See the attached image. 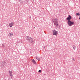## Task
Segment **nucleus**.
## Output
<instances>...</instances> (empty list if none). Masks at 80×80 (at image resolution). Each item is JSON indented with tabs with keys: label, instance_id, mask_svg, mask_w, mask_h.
I'll use <instances>...</instances> for the list:
<instances>
[{
	"label": "nucleus",
	"instance_id": "nucleus-1",
	"mask_svg": "<svg viewBox=\"0 0 80 80\" xmlns=\"http://www.w3.org/2000/svg\"><path fill=\"white\" fill-rule=\"evenodd\" d=\"M26 39L27 40H28V42H30V43H33V44L34 43V42H34V41H33V39L31 37L28 36H26Z\"/></svg>",
	"mask_w": 80,
	"mask_h": 80
},
{
	"label": "nucleus",
	"instance_id": "nucleus-2",
	"mask_svg": "<svg viewBox=\"0 0 80 80\" xmlns=\"http://www.w3.org/2000/svg\"><path fill=\"white\" fill-rule=\"evenodd\" d=\"M52 21L54 23V25L56 26H58V19L57 18H54L52 19Z\"/></svg>",
	"mask_w": 80,
	"mask_h": 80
},
{
	"label": "nucleus",
	"instance_id": "nucleus-3",
	"mask_svg": "<svg viewBox=\"0 0 80 80\" xmlns=\"http://www.w3.org/2000/svg\"><path fill=\"white\" fill-rule=\"evenodd\" d=\"M67 23L70 27L72 26V25H74V22H72L71 21H68Z\"/></svg>",
	"mask_w": 80,
	"mask_h": 80
},
{
	"label": "nucleus",
	"instance_id": "nucleus-4",
	"mask_svg": "<svg viewBox=\"0 0 80 80\" xmlns=\"http://www.w3.org/2000/svg\"><path fill=\"white\" fill-rule=\"evenodd\" d=\"M7 65V63H6L5 61H3L1 62V67L2 68H3V67H5V65Z\"/></svg>",
	"mask_w": 80,
	"mask_h": 80
},
{
	"label": "nucleus",
	"instance_id": "nucleus-5",
	"mask_svg": "<svg viewBox=\"0 0 80 80\" xmlns=\"http://www.w3.org/2000/svg\"><path fill=\"white\" fill-rule=\"evenodd\" d=\"M52 32H53L52 33L53 35H56V36H57V31L55 30H53L52 31Z\"/></svg>",
	"mask_w": 80,
	"mask_h": 80
},
{
	"label": "nucleus",
	"instance_id": "nucleus-6",
	"mask_svg": "<svg viewBox=\"0 0 80 80\" xmlns=\"http://www.w3.org/2000/svg\"><path fill=\"white\" fill-rule=\"evenodd\" d=\"M72 16H70V15H68V17L66 19L68 21H70V20L72 19Z\"/></svg>",
	"mask_w": 80,
	"mask_h": 80
},
{
	"label": "nucleus",
	"instance_id": "nucleus-7",
	"mask_svg": "<svg viewBox=\"0 0 80 80\" xmlns=\"http://www.w3.org/2000/svg\"><path fill=\"white\" fill-rule=\"evenodd\" d=\"M13 24H14L13 22H12L9 23V27H12V26L13 25Z\"/></svg>",
	"mask_w": 80,
	"mask_h": 80
},
{
	"label": "nucleus",
	"instance_id": "nucleus-8",
	"mask_svg": "<svg viewBox=\"0 0 80 80\" xmlns=\"http://www.w3.org/2000/svg\"><path fill=\"white\" fill-rule=\"evenodd\" d=\"M32 63H34V64H36L37 63V62H35V59H32Z\"/></svg>",
	"mask_w": 80,
	"mask_h": 80
},
{
	"label": "nucleus",
	"instance_id": "nucleus-9",
	"mask_svg": "<svg viewBox=\"0 0 80 80\" xmlns=\"http://www.w3.org/2000/svg\"><path fill=\"white\" fill-rule=\"evenodd\" d=\"M8 36L10 37H12V36H13V33H10L9 34Z\"/></svg>",
	"mask_w": 80,
	"mask_h": 80
},
{
	"label": "nucleus",
	"instance_id": "nucleus-10",
	"mask_svg": "<svg viewBox=\"0 0 80 80\" xmlns=\"http://www.w3.org/2000/svg\"><path fill=\"white\" fill-rule=\"evenodd\" d=\"M72 47L74 49V50H75L76 49V47L75 46H73Z\"/></svg>",
	"mask_w": 80,
	"mask_h": 80
},
{
	"label": "nucleus",
	"instance_id": "nucleus-11",
	"mask_svg": "<svg viewBox=\"0 0 80 80\" xmlns=\"http://www.w3.org/2000/svg\"><path fill=\"white\" fill-rule=\"evenodd\" d=\"M10 77H11V78H12V77H13V74H12V73H10Z\"/></svg>",
	"mask_w": 80,
	"mask_h": 80
},
{
	"label": "nucleus",
	"instance_id": "nucleus-12",
	"mask_svg": "<svg viewBox=\"0 0 80 80\" xmlns=\"http://www.w3.org/2000/svg\"><path fill=\"white\" fill-rule=\"evenodd\" d=\"M80 15V13H77L76 14V16H79V15Z\"/></svg>",
	"mask_w": 80,
	"mask_h": 80
},
{
	"label": "nucleus",
	"instance_id": "nucleus-13",
	"mask_svg": "<svg viewBox=\"0 0 80 80\" xmlns=\"http://www.w3.org/2000/svg\"><path fill=\"white\" fill-rule=\"evenodd\" d=\"M36 59H37V60H40V58H38V57H37V56H36Z\"/></svg>",
	"mask_w": 80,
	"mask_h": 80
},
{
	"label": "nucleus",
	"instance_id": "nucleus-14",
	"mask_svg": "<svg viewBox=\"0 0 80 80\" xmlns=\"http://www.w3.org/2000/svg\"><path fill=\"white\" fill-rule=\"evenodd\" d=\"M42 71V70H39L38 72L39 73H41V71Z\"/></svg>",
	"mask_w": 80,
	"mask_h": 80
},
{
	"label": "nucleus",
	"instance_id": "nucleus-15",
	"mask_svg": "<svg viewBox=\"0 0 80 80\" xmlns=\"http://www.w3.org/2000/svg\"><path fill=\"white\" fill-rule=\"evenodd\" d=\"M9 73H12V71H9Z\"/></svg>",
	"mask_w": 80,
	"mask_h": 80
},
{
	"label": "nucleus",
	"instance_id": "nucleus-16",
	"mask_svg": "<svg viewBox=\"0 0 80 80\" xmlns=\"http://www.w3.org/2000/svg\"><path fill=\"white\" fill-rule=\"evenodd\" d=\"M2 46L3 47H4V45H3V43L2 44Z\"/></svg>",
	"mask_w": 80,
	"mask_h": 80
},
{
	"label": "nucleus",
	"instance_id": "nucleus-17",
	"mask_svg": "<svg viewBox=\"0 0 80 80\" xmlns=\"http://www.w3.org/2000/svg\"><path fill=\"white\" fill-rule=\"evenodd\" d=\"M43 48H45V46L43 47Z\"/></svg>",
	"mask_w": 80,
	"mask_h": 80
},
{
	"label": "nucleus",
	"instance_id": "nucleus-18",
	"mask_svg": "<svg viewBox=\"0 0 80 80\" xmlns=\"http://www.w3.org/2000/svg\"><path fill=\"white\" fill-rule=\"evenodd\" d=\"M73 60L74 61H75V59H74V58H73Z\"/></svg>",
	"mask_w": 80,
	"mask_h": 80
},
{
	"label": "nucleus",
	"instance_id": "nucleus-19",
	"mask_svg": "<svg viewBox=\"0 0 80 80\" xmlns=\"http://www.w3.org/2000/svg\"><path fill=\"white\" fill-rule=\"evenodd\" d=\"M79 18H80V15H79Z\"/></svg>",
	"mask_w": 80,
	"mask_h": 80
},
{
	"label": "nucleus",
	"instance_id": "nucleus-20",
	"mask_svg": "<svg viewBox=\"0 0 80 80\" xmlns=\"http://www.w3.org/2000/svg\"><path fill=\"white\" fill-rule=\"evenodd\" d=\"M79 20H80V18H79Z\"/></svg>",
	"mask_w": 80,
	"mask_h": 80
},
{
	"label": "nucleus",
	"instance_id": "nucleus-21",
	"mask_svg": "<svg viewBox=\"0 0 80 80\" xmlns=\"http://www.w3.org/2000/svg\"><path fill=\"white\" fill-rule=\"evenodd\" d=\"M1 31V30H0V32Z\"/></svg>",
	"mask_w": 80,
	"mask_h": 80
}]
</instances>
